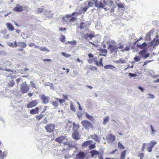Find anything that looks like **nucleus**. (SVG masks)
<instances>
[{
  "label": "nucleus",
  "instance_id": "f257e3e1",
  "mask_svg": "<svg viewBox=\"0 0 159 159\" xmlns=\"http://www.w3.org/2000/svg\"><path fill=\"white\" fill-rule=\"evenodd\" d=\"M20 89L22 93H27L29 91V86L27 84L26 82H25L21 85Z\"/></svg>",
  "mask_w": 159,
  "mask_h": 159
},
{
  "label": "nucleus",
  "instance_id": "f03ea898",
  "mask_svg": "<svg viewBox=\"0 0 159 159\" xmlns=\"http://www.w3.org/2000/svg\"><path fill=\"white\" fill-rule=\"evenodd\" d=\"M55 125L54 124L50 123L45 127L46 131L51 133L54 131L55 128Z\"/></svg>",
  "mask_w": 159,
  "mask_h": 159
},
{
  "label": "nucleus",
  "instance_id": "7ed1b4c3",
  "mask_svg": "<svg viewBox=\"0 0 159 159\" xmlns=\"http://www.w3.org/2000/svg\"><path fill=\"white\" fill-rule=\"evenodd\" d=\"M81 123L83 126L87 130L93 127L92 124L88 121L83 120Z\"/></svg>",
  "mask_w": 159,
  "mask_h": 159
},
{
  "label": "nucleus",
  "instance_id": "20e7f679",
  "mask_svg": "<svg viewBox=\"0 0 159 159\" xmlns=\"http://www.w3.org/2000/svg\"><path fill=\"white\" fill-rule=\"evenodd\" d=\"M39 102L37 100H34L29 103L27 105V107L28 108H32L37 106Z\"/></svg>",
  "mask_w": 159,
  "mask_h": 159
},
{
  "label": "nucleus",
  "instance_id": "39448f33",
  "mask_svg": "<svg viewBox=\"0 0 159 159\" xmlns=\"http://www.w3.org/2000/svg\"><path fill=\"white\" fill-rule=\"evenodd\" d=\"M106 137L109 143H112L115 140V137L111 134H107Z\"/></svg>",
  "mask_w": 159,
  "mask_h": 159
},
{
  "label": "nucleus",
  "instance_id": "423d86ee",
  "mask_svg": "<svg viewBox=\"0 0 159 159\" xmlns=\"http://www.w3.org/2000/svg\"><path fill=\"white\" fill-rule=\"evenodd\" d=\"M159 44V41L158 39H157L155 38L149 44V45L151 47H153V48L155 49L156 47Z\"/></svg>",
  "mask_w": 159,
  "mask_h": 159
},
{
  "label": "nucleus",
  "instance_id": "0eeeda50",
  "mask_svg": "<svg viewBox=\"0 0 159 159\" xmlns=\"http://www.w3.org/2000/svg\"><path fill=\"white\" fill-rule=\"evenodd\" d=\"M139 54L144 59H146L149 56V53H147L145 50H143L142 51H140L139 52Z\"/></svg>",
  "mask_w": 159,
  "mask_h": 159
},
{
  "label": "nucleus",
  "instance_id": "6e6552de",
  "mask_svg": "<svg viewBox=\"0 0 159 159\" xmlns=\"http://www.w3.org/2000/svg\"><path fill=\"white\" fill-rule=\"evenodd\" d=\"M103 3H102V2H100L99 3L97 2L95 3V6L98 8H103L107 3V2L105 0H103Z\"/></svg>",
  "mask_w": 159,
  "mask_h": 159
},
{
  "label": "nucleus",
  "instance_id": "1a4fd4ad",
  "mask_svg": "<svg viewBox=\"0 0 159 159\" xmlns=\"http://www.w3.org/2000/svg\"><path fill=\"white\" fill-rule=\"evenodd\" d=\"M86 154L84 152H80L77 154L75 158L76 159H83L84 158Z\"/></svg>",
  "mask_w": 159,
  "mask_h": 159
},
{
  "label": "nucleus",
  "instance_id": "9d476101",
  "mask_svg": "<svg viewBox=\"0 0 159 159\" xmlns=\"http://www.w3.org/2000/svg\"><path fill=\"white\" fill-rule=\"evenodd\" d=\"M108 49H109L111 53H114L117 52L118 51V48L116 45L111 46L110 47H108Z\"/></svg>",
  "mask_w": 159,
  "mask_h": 159
},
{
  "label": "nucleus",
  "instance_id": "9b49d317",
  "mask_svg": "<svg viewBox=\"0 0 159 159\" xmlns=\"http://www.w3.org/2000/svg\"><path fill=\"white\" fill-rule=\"evenodd\" d=\"M154 32V29H152L150 31L149 33H148L145 36V38L146 40H151V34H153Z\"/></svg>",
  "mask_w": 159,
  "mask_h": 159
},
{
  "label": "nucleus",
  "instance_id": "f8f14e48",
  "mask_svg": "<svg viewBox=\"0 0 159 159\" xmlns=\"http://www.w3.org/2000/svg\"><path fill=\"white\" fill-rule=\"evenodd\" d=\"M41 99L42 100L44 103L46 104L48 103L49 100V98L48 97H46L44 95H42L41 97Z\"/></svg>",
  "mask_w": 159,
  "mask_h": 159
},
{
  "label": "nucleus",
  "instance_id": "ddd939ff",
  "mask_svg": "<svg viewBox=\"0 0 159 159\" xmlns=\"http://www.w3.org/2000/svg\"><path fill=\"white\" fill-rule=\"evenodd\" d=\"M16 47L19 46L20 48H25L27 46V44L25 42H19L17 43L16 42Z\"/></svg>",
  "mask_w": 159,
  "mask_h": 159
},
{
  "label": "nucleus",
  "instance_id": "4468645a",
  "mask_svg": "<svg viewBox=\"0 0 159 159\" xmlns=\"http://www.w3.org/2000/svg\"><path fill=\"white\" fill-rule=\"evenodd\" d=\"M7 152L4 151L2 152V151L0 150V159H3L6 157L7 154Z\"/></svg>",
  "mask_w": 159,
  "mask_h": 159
},
{
  "label": "nucleus",
  "instance_id": "2eb2a0df",
  "mask_svg": "<svg viewBox=\"0 0 159 159\" xmlns=\"http://www.w3.org/2000/svg\"><path fill=\"white\" fill-rule=\"evenodd\" d=\"M23 9V7L20 6L19 4H17L16 7L14 8V10L17 12H19L22 11Z\"/></svg>",
  "mask_w": 159,
  "mask_h": 159
},
{
  "label": "nucleus",
  "instance_id": "dca6fc26",
  "mask_svg": "<svg viewBox=\"0 0 159 159\" xmlns=\"http://www.w3.org/2000/svg\"><path fill=\"white\" fill-rule=\"evenodd\" d=\"M66 139V137L65 136H61L56 139L55 141L59 143H61Z\"/></svg>",
  "mask_w": 159,
  "mask_h": 159
},
{
  "label": "nucleus",
  "instance_id": "f3484780",
  "mask_svg": "<svg viewBox=\"0 0 159 159\" xmlns=\"http://www.w3.org/2000/svg\"><path fill=\"white\" fill-rule=\"evenodd\" d=\"M72 138L76 140H79L80 139V136L78 133L77 131H74L72 134Z\"/></svg>",
  "mask_w": 159,
  "mask_h": 159
},
{
  "label": "nucleus",
  "instance_id": "a211bd4d",
  "mask_svg": "<svg viewBox=\"0 0 159 159\" xmlns=\"http://www.w3.org/2000/svg\"><path fill=\"white\" fill-rule=\"evenodd\" d=\"M107 44H108V47H110L111 46H113L116 45L115 41L113 40H110L107 41Z\"/></svg>",
  "mask_w": 159,
  "mask_h": 159
},
{
  "label": "nucleus",
  "instance_id": "6ab92c4d",
  "mask_svg": "<svg viewBox=\"0 0 159 159\" xmlns=\"http://www.w3.org/2000/svg\"><path fill=\"white\" fill-rule=\"evenodd\" d=\"M7 28L9 30L13 31L14 30V27L10 23H7L6 24Z\"/></svg>",
  "mask_w": 159,
  "mask_h": 159
},
{
  "label": "nucleus",
  "instance_id": "aec40b11",
  "mask_svg": "<svg viewBox=\"0 0 159 159\" xmlns=\"http://www.w3.org/2000/svg\"><path fill=\"white\" fill-rule=\"evenodd\" d=\"M94 37V35L93 34L87 33L84 35V38L86 39H87L88 38H89L90 39H92Z\"/></svg>",
  "mask_w": 159,
  "mask_h": 159
},
{
  "label": "nucleus",
  "instance_id": "412c9836",
  "mask_svg": "<svg viewBox=\"0 0 159 159\" xmlns=\"http://www.w3.org/2000/svg\"><path fill=\"white\" fill-rule=\"evenodd\" d=\"M39 108L38 107H36L35 109H32L30 111L31 114H35L38 113Z\"/></svg>",
  "mask_w": 159,
  "mask_h": 159
},
{
  "label": "nucleus",
  "instance_id": "4be33fe9",
  "mask_svg": "<svg viewBox=\"0 0 159 159\" xmlns=\"http://www.w3.org/2000/svg\"><path fill=\"white\" fill-rule=\"evenodd\" d=\"M93 142V140H90L86 141L84 142L82 144V146L83 147H87L91 144Z\"/></svg>",
  "mask_w": 159,
  "mask_h": 159
},
{
  "label": "nucleus",
  "instance_id": "5701e85b",
  "mask_svg": "<svg viewBox=\"0 0 159 159\" xmlns=\"http://www.w3.org/2000/svg\"><path fill=\"white\" fill-rule=\"evenodd\" d=\"M90 138L93 139L96 142H98L99 141L98 136L96 134L91 135L88 138V139H89Z\"/></svg>",
  "mask_w": 159,
  "mask_h": 159
},
{
  "label": "nucleus",
  "instance_id": "b1692460",
  "mask_svg": "<svg viewBox=\"0 0 159 159\" xmlns=\"http://www.w3.org/2000/svg\"><path fill=\"white\" fill-rule=\"evenodd\" d=\"M157 141H155L154 140H152L149 143L147 144V146H150L152 148L154 145L157 144Z\"/></svg>",
  "mask_w": 159,
  "mask_h": 159
},
{
  "label": "nucleus",
  "instance_id": "393cba45",
  "mask_svg": "<svg viewBox=\"0 0 159 159\" xmlns=\"http://www.w3.org/2000/svg\"><path fill=\"white\" fill-rule=\"evenodd\" d=\"M147 45L146 42L143 43L141 44H137V47L141 49H143L145 48Z\"/></svg>",
  "mask_w": 159,
  "mask_h": 159
},
{
  "label": "nucleus",
  "instance_id": "a878e982",
  "mask_svg": "<svg viewBox=\"0 0 159 159\" xmlns=\"http://www.w3.org/2000/svg\"><path fill=\"white\" fill-rule=\"evenodd\" d=\"M7 44L10 47L12 48L16 47V42L15 41L14 43H13L12 42H8L7 43Z\"/></svg>",
  "mask_w": 159,
  "mask_h": 159
},
{
  "label": "nucleus",
  "instance_id": "bb28decb",
  "mask_svg": "<svg viewBox=\"0 0 159 159\" xmlns=\"http://www.w3.org/2000/svg\"><path fill=\"white\" fill-rule=\"evenodd\" d=\"M90 153L92 157H94L95 156L99 155V153L98 152L95 150H93L90 152Z\"/></svg>",
  "mask_w": 159,
  "mask_h": 159
},
{
  "label": "nucleus",
  "instance_id": "cd10ccee",
  "mask_svg": "<svg viewBox=\"0 0 159 159\" xmlns=\"http://www.w3.org/2000/svg\"><path fill=\"white\" fill-rule=\"evenodd\" d=\"M73 130L74 131H77V129L79 127V125L78 124H76L75 123H73Z\"/></svg>",
  "mask_w": 159,
  "mask_h": 159
},
{
  "label": "nucleus",
  "instance_id": "c85d7f7f",
  "mask_svg": "<svg viewBox=\"0 0 159 159\" xmlns=\"http://www.w3.org/2000/svg\"><path fill=\"white\" fill-rule=\"evenodd\" d=\"M75 14V13H73L71 15H67L66 16L63 17V20L64 22H66V19H68V18L70 17L71 16H74Z\"/></svg>",
  "mask_w": 159,
  "mask_h": 159
},
{
  "label": "nucleus",
  "instance_id": "c756f323",
  "mask_svg": "<svg viewBox=\"0 0 159 159\" xmlns=\"http://www.w3.org/2000/svg\"><path fill=\"white\" fill-rule=\"evenodd\" d=\"M104 68L105 69H111L112 70H113V68H115L114 66L110 65H107L104 67Z\"/></svg>",
  "mask_w": 159,
  "mask_h": 159
},
{
  "label": "nucleus",
  "instance_id": "7c9ffc66",
  "mask_svg": "<svg viewBox=\"0 0 159 159\" xmlns=\"http://www.w3.org/2000/svg\"><path fill=\"white\" fill-rule=\"evenodd\" d=\"M86 116L88 119L90 120L91 121H93L94 120V118L92 116H90L87 113H86Z\"/></svg>",
  "mask_w": 159,
  "mask_h": 159
},
{
  "label": "nucleus",
  "instance_id": "2f4dec72",
  "mask_svg": "<svg viewBox=\"0 0 159 159\" xmlns=\"http://www.w3.org/2000/svg\"><path fill=\"white\" fill-rule=\"evenodd\" d=\"M126 152V150H125L123 151L121 154L120 157V159H124L125 158V154Z\"/></svg>",
  "mask_w": 159,
  "mask_h": 159
},
{
  "label": "nucleus",
  "instance_id": "473e14b6",
  "mask_svg": "<svg viewBox=\"0 0 159 159\" xmlns=\"http://www.w3.org/2000/svg\"><path fill=\"white\" fill-rule=\"evenodd\" d=\"M39 50L40 51H46L47 52H49V50L48 49L45 47H41L39 48Z\"/></svg>",
  "mask_w": 159,
  "mask_h": 159
},
{
  "label": "nucleus",
  "instance_id": "72a5a7b5",
  "mask_svg": "<svg viewBox=\"0 0 159 159\" xmlns=\"http://www.w3.org/2000/svg\"><path fill=\"white\" fill-rule=\"evenodd\" d=\"M87 27V24H85V23H84L82 22L80 24V28L81 29H82L86 28Z\"/></svg>",
  "mask_w": 159,
  "mask_h": 159
},
{
  "label": "nucleus",
  "instance_id": "f704fd0d",
  "mask_svg": "<svg viewBox=\"0 0 159 159\" xmlns=\"http://www.w3.org/2000/svg\"><path fill=\"white\" fill-rule=\"evenodd\" d=\"M109 120V117L108 116H107L104 119V120L103 122V124L105 125Z\"/></svg>",
  "mask_w": 159,
  "mask_h": 159
},
{
  "label": "nucleus",
  "instance_id": "c9c22d12",
  "mask_svg": "<svg viewBox=\"0 0 159 159\" xmlns=\"http://www.w3.org/2000/svg\"><path fill=\"white\" fill-rule=\"evenodd\" d=\"M150 127L151 129L152 132L151 133V134L153 135L156 132V130L154 129L152 125H150Z\"/></svg>",
  "mask_w": 159,
  "mask_h": 159
},
{
  "label": "nucleus",
  "instance_id": "e433bc0d",
  "mask_svg": "<svg viewBox=\"0 0 159 159\" xmlns=\"http://www.w3.org/2000/svg\"><path fill=\"white\" fill-rule=\"evenodd\" d=\"M70 108L71 111L74 112H75L76 111L75 107L73 105V103L71 102L70 104Z\"/></svg>",
  "mask_w": 159,
  "mask_h": 159
},
{
  "label": "nucleus",
  "instance_id": "4c0bfd02",
  "mask_svg": "<svg viewBox=\"0 0 159 159\" xmlns=\"http://www.w3.org/2000/svg\"><path fill=\"white\" fill-rule=\"evenodd\" d=\"M29 69L28 68H25L23 70H17L18 72L20 73L21 74H22L24 73L25 71H28Z\"/></svg>",
  "mask_w": 159,
  "mask_h": 159
},
{
  "label": "nucleus",
  "instance_id": "58836bf2",
  "mask_svg": "<svg viewBox=\"0 0 159 159\" xmlns=\"http://www.w3.org/2000/svg\"><path fill=\"white\" fill-rule=\"evenodd\" d=\"M116 63H125V61L121 59H120L119 60L116 61Z\"/></svg>",
  "mask_w": 159,
  "mask_h": 159
},
{
  "label": "nucleus",
  "instance_id": "ea45409f",
  "mask_svg": "<svg viewBox=\"0 0 159 159\" xmlns=\"http://www.w3.org/2000/svg\"><path fill=\"white\" fill-rule=\"evenodd\" d=\"M43 117V115H37L36 116V118L37 120H40Z\"/></svg>",
  "mask_w": 159,
  "mask_h": 159
},
{
  "label": "nucleus",
  "instance_id": "a19ab883",
  "mask_svg": "<svg viewBox=\"0 0 159 159\" xmlns=\"http://www.w3.org/2000/svg\"><path fill=\"white\" fill-rule=\"evenodd\" d=\"M118 148H120V149H124L125 148V147L123 145L122 143H121L120 142H119L118 143Z\"/></svg>",
  "mask_w": 159,
  "mask_h": 159
},
{
  "label": "nucleus",
  "instance_id": "79ce46f5",
  "mask_svg": "<svg viewBox=\"0 0 159 159\" xmlns=\"http://www.w3.org/2000/svg\"><path fill=\"white\" fill-rule=\"evenodd\" d=\"M94 3L95 4V2L90 0L88 2V5L89 7H92Z\"/></svg>",
  "mask_w": 159,
  "mask_h": 159
},
{
  "label": "nucleus",
  "instance_id": "37998d69",
  "mask_svg": "<svg viewBox=\"0 0 159 159\" xmlns=\"http://www.w3.org/2000/svg\"><path fill=\"white\" fill-rule=\"evenodd\" d=\"M148 98L153 99L155 97L154 95L151 93H148Z\"/></svg>",
  "mask_w": 159,
  "mask_h": 159
},
{
  "label": "nucleus",
  "instance_id": "c03bdc74",
  "mask_svg": "<svg viewBox=\"0 0 159 159\" xmlns=\"http://www.w3.org/2000/svg\"><path fill=\"white\" fill-rule=\"evenodd\" d=\"M56 99L57 101H59L61 104H62V103L65 102V100L64 99H61L58 98H57Z\"/></svg>",
  "mask_w": 159,
  "mask_h": 159
},
{
  "label": "nucleus",
  "instance_id": "a18cd8bd",
  "mask_svg": "<svg viewBox=\"0 0 159 159\" xmlns=\"http://www.w3.org/2000/svg\"><path fill=\"white\" fill-rule=\"evenodd\" d=\"M75 19V17H73L70 19H66V22L67 23L68 21L69 22H72L74 21Z\"/></svg>",
  "mask_w": 159,
  "mask_h": 159
},
{
  "label": "nucleus",
  "instance_id": "49530a36",
  "mask_svg": "<svg viewBox=\"0 0 159 159\" xmlns=\"http://www.w3.org/2000/svg\"><path fill=\"white\" fill-rule=\"evenodd\" d=\"M62 54L66 58H69L71 56V55L67 53H65L64 52H62Z\"/></svg>",
  "mask_w": 159,
  "mask_h": 159
},
{
  "label": "nucleus",
  "instance_id": "de8ad7c7",
  "mask_svg": "<svg viewBox=\"0 0 159 159\" xmlns=\"http://www.w3.org/2000/svg\"><path fill=\"white\" fill-rule=\"evenodd\" d=\"M15 84V82L13 80H11L10 83H8V85L9 86L11 87H13Z\"/></svg>",
  "mask_w": 159,
  "mask_h": 159
},
{
  "label": "nucleus",
  "instance_id": "09e8293b",
  "mask_svg": "<svg viewBox=\"0 0 159 159\" xmlns=\"http://www.w3.org/2000/svg\"><path fill=\"white\" fill-rule=\"evenodd\" d=\"M137 156L139 157L140 159H143L144 157V154L142 153H139L137 155Z\"/></svg>",
  "mask_w": 159,
  "mask_h": 159
},
{
  "label": "nucleus",
  "instance_id": "8fccbe9b",
  "mask_svg": "<svg viewBox=\"0 0 159 159\" xmlns=\"http://www.w3.org/2000/svg\"><path fill=\"white\" fill-rule=\"evenodd\" d=\"M44 9L41 8H38L37 9V12L38 13H42L43 12Z\"/></svg>",
  "mask_w": 159,
  "mask_h": 159
},
{
  "label": "nucleus",
  "instance_id": "3c124183",
  "mask_svg": "<svg viewBox=\"0 0 159 159\" xmlns=\"http://www.w3.org/2000/svg\"><path fill=\"white\" fill-rule=\"evenodd\" d=\"M46 15L48 17H51L52 16V14L51 11H49L47 12Z\"/></svg>",
  "mask_w": 159,
  "mask_h": 159
},
{
  "label": "nucleus",
  "instance_id": "603ef678",
  "mask_svg": "<svg viewBox=\"0 0 159 159\" xmlns=\"http://www.w3.org/2000/svg\"><path fill=\"white\" fill-rule=\"evenodd\" d=\"M117 6L120 8H123L124 6L123 4L120 3H118L117 4Z\"/></svg>",
  "mask_w": 159,
  "mask_h": 159
},
{
  "label": "nucleus",
  "instance_id": "864d4df0",
  "mask_svg": "<svg viewBox=\"0 0 159 159\" xmlns=\"http://www.w3.org/2000/svg\"><path fill=\"white\" fill-rule=\"evenodd\" d=\"M147 146V144L146 143H143L142 147V151L143 152L144 150L145 147Z\"/></svg>",
  "mask_w": 159,
  "mask_h": 159
},
{
  "label": "nucleus",
  "instance_id": "5fc2aeb1",
  "mask_svg": "<svg viewBox=\"0 0 159 159\" xmlns=\"http://www.w3.org/2000/svg\"><path fill=\"white\" fill-rule=\"evenodd\" d=\"M134 60L135 61L138 62L140 61V59L139 57L136 56L134 57Z\"/></svg>",
  "mask_w": 159,
  "mask_h": 159
},
{
  "label": "nucleus",
  "instance_id": "6e6d98bb",
  "mask_svg": "<svg viewBox=\"0 0 159 159\" xmlns=\"http://www.w3.org/2000/svg\"><path fill=\"white\" fill-rule=\"evenodd\" d=\"M52 104L53 106L55 107H57L58 106V102L56 101L53 102Z\"/></svg>",
  "mask_w": 159,
  "mask_h": 159
},
{
  "label": "nucleus",
  "instance_id": "4d7b16f0",
  "mask_svg": "<svg viewBox=\"0 0 159 159\" xmlns=\"http://www.w3.org/2000/svg\"><path fill=\"white\" fill-rule=\"evenodd\" d=\"M152 148L150 146H148L147 148V150L149 152H151L152 150Z\"/></svg>",
  "mask_w": 159,
  "mask_h": 159
},
{
  "label": "nucleus",
  "instance_id": "13d9d810",
  "mask_svg": "<svg viewBox=\"0 0 159 159\" xmlns=\"http://www.w3.org/2000/svg\"><path fill=\"white\" fill-rule=\"evenodd\" d=\"M77 114V116L79 118L81 117L82 115V113L81 112H79L76 113Z\"/></svg>",
  "mask_w": 159,
  "mask_h": 159
},
{
  "label": "nucleus",
  "instance_id": "bf43d9fd",
  "mask_svg": "<svg viewBox=\"0 0 159 159\" xmlns=\"http://www.w3.org/2000/svg\"><path fill=\"white\" fill-rule=\"evenodd\" d=\"M117 48H118V49L119 48L120 49H122L124 47V46L123 45L121 44H118L117 45Z\"/></svg>",
  "mask_w": 159,
  "mask_h": 159
},
{
  "label": "nucleus",
  "instance_id": "052dcab7",
  "mask_svg": "<svg viewBox=\"0 0 159 159\" xmlns=\"http://www.w3.org/2000/svg\"><path fill=\"white\" fill-rule=\"evenodd\" d=\"M68 43H70L72 45H76V42L75 41H68Z\"/></svg>",
  "mask_w": 159,
  "mask_h": 159
},
{
  "label": "nucleus",
  "instance_id": "680f3d73",
  "mask_svg": "<svg viewBox=\"0 0 159 159\" xmlns=\"http://www.w3.org/2000/svg\"><path fill=\"white\" fill-rule=\"evenodd\" d=\"M95 144H92L91 145L90 144L89 146V148L90 149H91L94 148H95Z\"/></svg>",
  "mask_w": 159,
  "mask_h": 159
},
{
  "label": "nucleus",
  "instance_id": "e2e57ef3",
  "mask_svg": "<svg viewBox=\"0 0 159 159\" xmlns=\"http://www.w3.org/2000/svg\"><path fill=\"white\" fill-rule=\"evenodd\" d=\"M129 50V48L128 47H126L124 49H122L121 51L123 52L125 51H128Z\"/></svg>",
  "mask_w": 159,
  "mask_h": 159
},
{
  "label": "nucleus",
  "instance_id": "0e129e2a",
  "mask_svg": "<svg viewBox=\"0 0 159 159\" xmlns=\"http://www.w3.org/2000/svg\"><path fill=\"white\" fill-rule=\"evenodd\" d=\"M31 86L33 88H35L36 86L35 84L33 82L31 81L30 82Z\"/></svg>",
  "mask_w": 159,
  "mask_h": 159
},
{
  "label": "nucleus",
  "instance_id": "69168bd1",
  "mask_svg": "<svg viewBox=\"0 0 159 159\" xmlns=\"http://www.w3.org/2000/svg\"><path fill=\"white\" fill-rule=\"evenodd\" d=\"M101 51L104 53H107V50L105 49H102L101 50Z\"/></svg>",
  "mask_w": 159,
  "mask_h": 159
},
{
  "label": "nucleus",
  "instance_id": "338daca9",
  "mask_svg": "<svg viewBox=\"0 0 159 159\" xmlns=\"http://www.w3.org/2000/svg\"><path fill=\"white\" fill-rule=\"evenodd\" d=\"M129 76H130L131 77H135L137 75L136 74H132L131 73H129Z\"/></svg>",
  "mask_w": 159,
  "mask_h": 159
},
{
  "label": "nucleus",
  "instance_id": "774afa93",
  "mask_svg": "<svg viewBox=\"0 0 159 159\" xmlns=\"http://www.w3.org/2000/svg\"><path fill=\"white\" fill-rule=\"evenodd\" d=\"M65 39V36L64 35H62L61 37L60 38V40L62 42H64V40Z\"/></svg>",
  "mask_w": 159,
  "mask_h": 159
}]
</instances>
